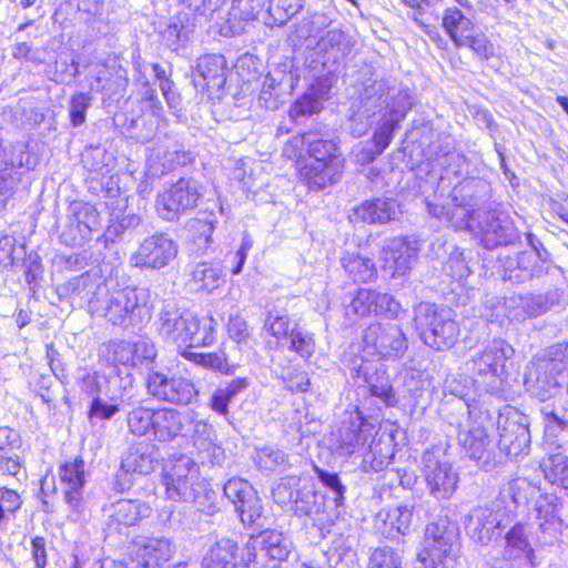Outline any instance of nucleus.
I'll return each instance as SVG.
<instances>
[{
    "label": "nucleus",
    "mask_w": 568,
    "mask_h": 568,
    "mask_svg": "<svg viewBox=\"0 0 568 568\" xmlns=\"http://www.w3.org/2000/svg\"><path fill=\"white\" fill-rule=\"evenodd\" d=\"M474 181L456 185L452 191V202L455 209L445 213L446 217L457 229H468L488 250L508 245L519 239V233L508 214L498 211H487L483 215H474Z\"/></svg>",
    "instance_id": "1"
},
{
    "label": "nucleus",
    "mask_w": 568,
    "mask_h": 568,
    "mask_svg": "<svg viewBox=\"0 0 568 568\" xmlns=\"http://www.w3.org/2000/svg\"><path fill=\"white\" fill-rule=\"evenodd\" d=\"M337 151L333 140L317 132L294 136L284 148L285 154L297 158L300 175L312 190H322L341 179L343 160Z\"/></svg>",
    "instance_id": "2"
},
{
    "label": "nucleus",
    "mask_w": 568,
    "mask_h": 568,
    "mask_svg": "<svg viewBox=\"0 0 568 568\" xmlns=\"http://www.w3.org/2000/svg\"><path fill=\"white\" fill-rule=\"evenodd\" d=\"M213 322L212 317L199 320L172 301L163 303L156 321L158 332L164 339L187 347L211 345L214 341Z\"/></svg>",
    "instance_id": "3"
},
{
    "label": "nucleus",
    "mask_w": 568,
    "mask_h": 568,
    "mask_svg": "<svg viewBox=\"0 0 568 568\" xmlns=\"http://www.w3.org/2000/svg\"><path fill=\"white\" fill-rule=\"evenodd\" d=\"M552 349V358L532 361L525 373L527 392L541 402L554 397L565 381L564 361H568V343L558 344Z\"/></svg>",
    "instance_id": "4"
},
{
    "label": "nucleus",
    "mask_w": 568,
    "mask_h": 568,
    "mask_svg": "<svg viewBox=\"0 0 568 568\" xmlns=\"http://www.w3.org/2000/svg\"><path fill=\"white\" fill-rule=\"evenodd\" d=\"M414 321L423 342L436 351L452 347L458 338L459 328L450 310L420 303L415 308Z\"/></svg>",
    "instance_id": "5"
},
{
    "label": "nucleus",
    "mask_w": 568,
    "mask_h": 568,
    "mask_svg": "<svg viewBox=\"0 0 568 568\" xmlns=\"http://www.w3.org/2000/svg\"><path fill=\"white\" fill-rule=\"evenodd\" d=\"M458 557L457 534L446 521L426 526L418 559L424 568H454Z\"/></svg>",
    "instance_id": "6"
},
{
    "label": "nucleus",
    "mask_w": 568,
    "mask_h": 568,
    "mask_svg": "<svg viewBox=\"0 0 568 568\" xmlns=\"http://www.w3.org/2000/svg\"><path fill=\"white\" fill-rule=\"evenodd\" d=\"M148 291L138 287H124L106 294L93 304V315L104 317L113 325H124L126 321L141 317L146 308Z\"/></svg>",
    "instance_id": "7"
},
{
    "label": "nucleus",
    "mask_w": 568,
    "mask_h": 568,
    "mask_svg": "<svg viewBox=\"0 0 568 568\" xmlns=\"http://www.w3.org/2000/svg\"><path fill=\"white\" fill-rule=\"evenodd\" d=\"M144 385L150 397L174 406H187L199 395L191 379L172 374L169 369L149 368Z\"/></svg>",
    "instance_id": "8"
},
{
    "label": "nucleus",
    "mask_w": 568,
    "mask_h": 568,
    "mask_svg": "<svg viewBox=\"0 0 568 568\" xmlns=\"http://www.w3.org/2000/svg\"><path fill=\"white\" fill-rule=\"evenodd\" d=\"M201 196V184L196 180L181 178L158 195L156 212L165 221H176L182 214L195 209Z\"/></svg>",
    "instance_id": "9"
},
{
    "label": "nucleus",
    "mask_w": 568,
    "mask_h": 568,
    "mask_svg": "<svg viewBox=\"0 0 568 568\" xmlns=\"http://www.w3.org/2000/svg\"><path fill=\"white\" fill-rule=\"evenodd\" d=\"M423 474L430 494L436 499L449 498L457 488L458 475L446 460L443 448L434 447L422 457Z\"/></svg>",
    "instance_id": "10"
},
{
    "label": "nucleus",
    "mask_w": 568,
    "mask_h": 568,
    "mask_svg": "<svg viewBox=\"0 0 568 568\" xmlns=\"http://www.w3.org/2000/svg\"><path fill=\"white\" fill-rule=\"evenodd\" d=\"M292 549L291 540L276 530H264L251 536L242 550L244 566L252 562L264 565L267 559L285 560Z\"/></svg>",
    "instance_id": "11"
},
{
    "label": "nucleus",
    "mask_w": 568,
    "mask_h": 568,
    "mask_svg": "<svg viewBox=\"0 0 568 568\" xmlns=\"http://www.w3.org/2000/svg\"><path fill=\"white\" fill-rule=\"evenodd\" d=\"M499 449L510 459L526 456L530 448V433L525 415L513 410L498 418Z\"/></svg>",
    "instance_id": "12"
},
{
    "label": "nucleus",
    "mask_w": 568,
    "mask_h": 568,
    "mask_svg": "<svg viewBox=\"0 0 568 568\" xmlns=\"http://www.w3.org/2000/svg\"><path fill=\"white\" fill-rule=\"evenodd\" d=\"M159 460V448L153 443L142 440L129 446L121 457L120 471L116 475L119 490L130 488L131 480L125 479L128 475H149L155 470Z\"/></svg>",
    "instance_id": "13"
},
{
    "label": "nucleus",
    "mask_w": 568,
    "mask_h": 568,
    "mask_svg": "<svg viewBox=\"0 0 568 568\" xmlns=\"http://www.w3.org/2000/svg\"><path fill=\"white\" fill-rule=\"evenodd\" d=\"M77 383L81 393L95 398V396L104 395L110 402L120 400L125 403L131 399L129 394L132 388L133 377L128 374L125 379L121 378H106L97 372H91L85 368L80 369L77 376Z\"/></svg>",
    "instance_id": "14"
},
{
    "label": "nucleus",
    "mask_w": 568,
    "mask_h": 568,
    "mask_svg": "<svg viewBox=\"0 0 568 568\" xmlns=\"http://www.w3.org/2000/svg\"><path fill=\"white\" fill-rule=\"evenodd\" d=\"M457 438L466 456L486 470L491 467L494 460L491 440L479 420L469 414L459 425Z\"/></svg>",
    "instance_id": "15"
},
{
    "label": "nucleus",
    "mask_w": 568,
    "mask_h": 568,
    "mask_svg": "<svg viewBox=\"0 0 568 568\" xmlns=\"http://www.w3.org/2000/svg\"><path fill=\"white\" fill-rule=\"evenodd\" d=\"M178 255V244L164 233L154 234L143 240L130 263L139 268L160 270L169 265Z\"/></svg>",
    "instance_id": "16"
},
{
    "label": "nucleus",
    "mask_w": 568,
    "mask_h": 568,
    "mask_svg": "<svg viewBox=\"0 0 568 568\" xmlns=\"http://www.w3.org/2000/svg\"><path fill=\"white\" fill-rule=\"evenodd\" d=\"M224 496L233 504L244 525L252 526L262 517L263 506L253 486L243 478H231L223 486Z\"/></svg>",
    "instance_id": "17"
},
{
    "label": "nucleus",
    "mask_w": 568,
    "mask_h": 568,
    "mask_svg": "<svg viewBox=\"0 0 568 568\" xmlns=\"http://www.w3.org/2000/svg\"><path fill=\"white\" fill-rule=\"evenodd\" d=\"M192 84L197 92L214 98L226 82V61L222 54H205L197 59L191 72Z\"/></svg>",
    "instance_id": "18"
},
{
    "label": "nucleus",
    "mask_w": 568,
    "mask_h": 568,
    "mask_svg": "<svg viewBox=\"0 0 568 568\" xmlns=\"http://www.w3.org/2000/svg\"><path fill=\"white\" fill-rule=\"evenodd\" d=\"M59 292L68 296L79 307L87 305L93 313V304L106 294V285L97 274L83 273L62 284Z\"/></svg>",
    "instance_id": "19"
},
{
    "label": "nucleus",
    "mask_w": 568,
    "mask_h": 568,
    "mask_svg": "<svg viewBox=\"0 0 568 568\" xmlns=\"http://www.w3.org/2000/svg\"><path fill=\"white\" fill-rule=\"evenodd\" d=\"M59 476L63 486L64 501L68 504L72 514L77 517L82 514L85 508L83 498L84 487V463L82 459L75 458L60 466Z\"/></svg>",
    "instance_id": "20"
},
{
    "label": "nucleus",
    "mask_w": 568,
    "mask_h": 568,
    "mask_svg": "<svg viewBox=\"0 0 568 568\" xmlns=\"http://www.w3.org/2000/svg\"><path fill=\"white\" fill-rule=\"evenodd\" d=\"M373 425L356 417L342 422L337 432L333 434L334 449L341 456H351L361 452L372 436Z\"/></svg>",
    "instance_id": "21"
},
{
    "label": "nucleus",
    "mask_w": 568,
    "mask_h": 568,
    "mask_svg": "<svg viewBox=\"0 0 568 568\" xmlns=\"http://www.w3.org/2000/svg\"><path fill=\"white\" fill-rule=\"evenodd\" d=\"M545 273H547L546 260L536 250H528L515 256H508L504 262L503 277L505 281L525 283Z\"/></svg>",
    "instance_id": "22"
},
{
    "label": "nucleus",
    "mask_w": 568,
    "mask_h": 568,
    "mask_svg": "<svg viewBox=\"0 0 568 568\" xmlns=\"http://www.w3.org/2000/svg\"><path fill=\"white\" fill-rule=\"evenodd\" d=\"M109 530L121 531L122 527L136 525L151 515V507L139 499H119L104 508Z\"/></svg>",
    "instance_id": "23"
},
{
    "label": "nucleus",
    "mask_w": 568,
    "mask_h": 568,
    "mask_svg": "<svg viewBox=\"0 0 568 568\" xmlns=\"http://www.w3.org/2000/svg\"><path fill=\"white\" fill-rule=\"evenodd\" d=\"M192 444L197 458L203 465L221 464L224 460V449L219 443L217 434L213 425L207 422H194Z\"/></svg>",
    "instance_id": "24"
},
{
    "label": "nucleus",
    "mask_w": 568,
    "mask_h": 568,
    "mask_svg": "<svg viewBox=\"0 0 568 568\" xmlns=\"http://www.w3.org/2000/svg\"><path fill=\"white\" fill-rule=\"evenodd\" d=\"M163 484L169 499L182 503L192 501L200 510L215 511L216 507L213 504L205 506L203 503V498L210 499V491L201 496L202 485L200 479H181L180 477L163 476Z\"/></svg>",
    "instance_id": "25"
},
{
    "label": "nucleus",
    "mask_w": 568,
    "mask_h": 568,
    "mask_svg": "<svg viewBox=\"0 0 568 568\" xmlns=\"http://www.w3.org/2000/svg\"><path fill=\"white\" fill-rule=\"evenodd\" d=\"M514 348L504 339H494L474 358L479 374L501 377L506 372V362L513 356Z\"/></svg>",
    "instance_id": "26"
},
{
    "label": "nucleus",
    "mask_w": 568,
    "mask_h": 568,
    "mask_svg": "<svg viewBox=\"0 0 568 568\" xmlns=\"http://www.w3.org/2000/svg\"><path fill=\"white\" fill-rule=\"evenodd\" d=\"M173 551L170 539L145 537L136 542L135 558L141 568H159L172 557Z\"/></svg>",
    "instance_id": "27"
},
{
    "label": "nucleus",
    "mask_w": 568,
    "mask_h": 568,
    "mask_svg": "<svg viewBox=\"0 0 568 568\" xmlns=\"http://www.w3.org/2000/svg\"><path fill=\"white\" fill-rule=\"evenodd\" d=\"M183 414L173 408H156L151 438L158 443H171L184 428Z\"/></svg>",
    "instance_id": "28"
},
{
    "label": "nucleus",
    "mask_w": 568,
    "mask_h": 568,
    "mask_svg": "<svg viewBox=\"0 0 568 568\" xmlns=\"http://www.w3.org/2000/svg\"><path fill=\"white\" fill-rule=\"evenodd\" d=\"M498 526V516L491 508L477 507L469 513L466 528L475 541L487 544Z\"/></svg>",
    "instance_id": "29"
},
{
    "label": "nucleus",
    "mask_w": 568,
    "mask_h": 568,
    "mask_svg": "<svg viewBox=\"0 0 568 568\" xmlns=\"http://www.w3.org/2000/svg\"><path fill=\"white\" fill-rule=\"evenodd\" d=\"M192 161V154L176 144L165 150L159 149L149 160V172L152 176H161Z\"/></svg>",
    "instance_id": "30"
},
{
    "label": "nucleus",
    "mask_w": 568,
    "mask_h": 568,
    "mask_svg": "<svg viewBox=\"0 0 568 568\" xmlns=\"http://www.w3.org/2000/svg\"><path fill=\"white\" fill-rule=\"evenodd\" d=\"M224 283L222 267L217 263L199 262L191 265L190 284L197 292L213 293Z\"/></svg>",
    "instance_id": "31"
},
{
    "label": "nucleus",
    "mask_w": 568,
    "mask_h": 568,
    "mask_svg": "<svg viewBox=\"0 0 568 568\" xmlns=\"http://www.w3.org/2000/svg\"><path fill=\"white\" fill-rule=\"evenodd\" d=\"M237 544L230 538L219 539L203 557V560L214 568H235L243 564L242 555L239 556Z\"/></svg>",
    "instance_id": "32"
},
{
    "label": "nucleus",
    "mask_w": 568,
    "mask_h": 568,
    "mask_svg": "<svg viewBox=\"0 0 568 568\" xmlns=\"http://www.w3.org/2000/svg\"><path fill=\"white\" fill-rule=\"evenodd\" d=\"M250 387L246 377H236L217 387L211 395L209 407L221 416L229 414V404Z\"/></svg>",
    "instance_id": "33"
},
{
    "label": "nucleus",
    "mask_w": 568,
    "mask_h": 568,
    "mask_svg": "<svg viewBox=\"0 0 568 568\" xmlns=\"http://www.w3.org/2000/svg\"><path fill=\"white\" fill-rule=\"evenodd\" d=\"M443 27L457 48L477 31L471 20L458 9H447L443 18Z\"/></svg>",
    "instance_id": "34"
},
{
    "label": "nucleus",
    "mask_w": 568,
    "mask_h": 568,
    "mask_svg": "<svg viewBox=\"0 0 568 568\" xmlns=\"http://www.w3.org/2000/svg\"><path fill=\"white\" fill-rule=\"evenodd\" d=\"M418 242L408 237L393 240V277L404 276L417 260Z\"/></svg>",
    "instance_id": "35"
},
{
    "label": "nucleus",
    "mask_w": 568,
    "mask_h": 568,
    "mask_svg": "<svg viewBox=\"0 0 568 568\" xmlns=\"http://www.w3.org/2000/svg\"><path fill=\"white\" fill-rule=\"evenodd\" d=\"M142 225V219L132 212H121L113 209L110 213V221L103 236L106 241L115 242L125 234H131Z\"/></svg>",
    "instance_id": "36"
},
{
    "label": "nucleus",
    "mask_w": 568,
    "mask_h": 568,
    "mask_svg": "<svg viewBox=\"0 0 568 568\" xmlns=\"http://www.w3.org/2000/svg\"><path fill=\"white\" fill-rule=\"evenodd\" d=\"M182 356L197 366L223 375H233L237 367V365L229 363L224 352L200 353L185 349L182 352Z\"/></svg>",
    "instance_id": "37"
},
{
    "label": "nucleus",
    "mask_w": 568,
    "mask_h": 568,
    "mask_svg": "<svg viewBox=\"0 0 568 568\" xmlns=\"http://www.w3.org/2000/svg\"><path fill=\"white\" fill-rule=\"evenodd\" d=\"M155 410L156 408L144 406L141 403L131 407L125 416L129 434L135 437L151 438Z\"/></svg>",
    "instance_id": "38"
},
{
    "label": "nucleus",
    "mask_w": 568,
    "mask_h": 568,
    "mask_svg": "<svg viewBox=\"0 0 568 568\" xmlns=\"http://www.w3.org/2000/svg\"><path fill=\"white\" fill-rule=\"evenodd\" d=\"M390 142V123L385 121L375 132L372 143L355 151V160L361 165L372 163L375 158L384 152Z\"/></svg>",
    "instance_id": "39"
},
{
    "label": "nucleus",
    "mask_w": 568,
    "mask_h": 568,
    "mask_svg": "<svg viewBox=\"0 0 568 568\" xmlns=\"http://www.w3.org/2000/svg\"><path fill=\"white\" fill-rule=\"evenodd\" d=\"M540 466L550 484L568 489V456L560 452L551 453Z\"/></svg>",
    "instance_id": "40"
},
{
    "label": "nucleus",
    "mask_w": 568,
    "mask_h": 568,
    "mask_svg": "<svg viewBox=\"0 0 568 568\" xmlns=\"http://www.w3.org/2000/svg\"><path fill=\"white\" fill-rule=\"evenodd\" d=\"M292 510L297 516L320 515L324 513V497L312 487H298Z\"/></svg>",
    "instance_id": "41"
},
{
    "label": "nucleus",
    "mask_w": 568,
    "mask_h": 568,
    "mask_svg": "<svg viewBox=\"0 0 568 568\" xmlns=\"http://www.w3.org/2000/svg\"><path fill=\"white\" fill-rule=\"evenodd\" d=\"M325 556L331 568H361L356 551L344 539L335 540Z\"/></svg>",
    "instance_id": "42"
},
{
    "label": "nucleus",
    "mask_w": 568,
    "mask_h": 568,
    "mask_svg": "<svg viewBox=\"0 0 568 568\" xmlns=\"http://www.w3.org/2000/svg\"><path fill=\"white\" fill-rule=\"evenodd\" d=\"M397 388L403 387V393L416 397L418 393L430 385V376L427 372L406 367L396 375Z\"/></svg>",
    "instance_id": "43"
},
{
    "label": "nucleus",
    "mask_w": 568,
    "mask_h": 568,
    "mask_svg": "<svg viewBox=\"0 0 568 568\" xmlns=\"http://www.w3.org/2000/svg\"><path fill=\"white\" fill-rule=\"evenodd\" d=\"M354 214L357 219L371 224L386 223L390 220V205L387 199L366 201L355 209Z\"/></svg>",
    "instance_id": "44"
},
{
    "label": "nucleus",
    "mask_w": 568,
    "mask_h": 568,
    "mask_svg": "<svg viewBox=\"0 0 568 568\" xmlns=\"http://www.w3.org/2000/svg\"><path fill=\"white\" fill-rule=\"evenodd\" d=\"M317 50L327 55L328 60L337 61L346 54L348 41L346 34L337 29L327 31L317 42Z\"/></svg>",
    "instance_id": "45"
},
{
    "label": "nucleus",
    "mask_w": 568,
    "mask_h": 568,
    "mask_svg": "<svg viewBox=\"0 0 568 568\" xmlns=\"http://www.w3.org/2000/svg\"><path fill=\"white\" fill-rule=\"evenodd\" d=\"M195 28L189 13H179L163 31V38L169 47L176 45L181 41H186Z\"/></svg>",
    "instance_id": "46"
},
{
    "label": "nucleus",
    "mask_w": 568,
    "mask_h": 568,
    "mask_svg": "<svg viewBox=\"0 0 568 568\" xmlns=\"http://www.w3.org/2000/svg\"><path fill=\"white\" fill-rule=\"evenodd\" d=\"M544 432L546 442L549 445H556L557 448H561L566 442V434L568 433V424L558 417L554 410L544 408Z\"/></svg>",
    "instance_id": "47"
},
{
    "label": "nucleus",
    "mask_w": 568,
    "mask_h": 568,
    "mask_svg": "<svg viewBox=\"0 0 568 568\" xmlns=\"http://www.w3.org/2000/svg\"><path fill=\"white\" fill-rule=\"evenodd\" d=\"M68 212V215H70L73 221L83 224L88 230L92 232L100 230V213L92 204L84 201H73L69 205Z\"/></svg>",
    "instance_id": "48"
},
{
    "label": "nucleus",
    "mask_w": 568,
    "mask_h": 568,
    "mask_svg": "<svg viewBox=\"0 0 568 568\" xmlns=\"http://www.w3.org/2000/svg\"><path fill=\"white\" fill-rule=\"evenodd\" d=\"M302 8V0H270L267 9L268 23L278 27L284 26Z\"/></svg>",
    "instance_id": "49"
},
{
    "label": "nucleus",
    "mask_w": 568,
    "mask_h": 568,
    "mask_svg": "<svg viewBox=\"0 0 568 568\" xmlns=\"http://www.w3.org/2000/svg\"><path fill=\"white\" fill-rule=\"evenodd\" d=\"M163 476L180 477L181 479H200L199 465L192 457L180 454L170 459Z\"/></svg>",
    "instance_id": "50"
},
{
    "label": "nucleus",
    "mask_w": 568,
    "mask_h": 568,
    "mask_svg": "<svg viewBox=\"0 0 568 568\" xmlns=\"http://www.w3.org/2000/svg\"><path fill=\"white\" fill-rule=\"evenodd\" d=\"M93 232L88 230L83 224H80L68 215L67 223L60 234V241L67 246H83L92 239Z\"/></svg>",
    "instance_id": "51"
},
{
    "label": "nucleus",
    "mask_w": 568,
    "mask_h": 568,
    "mask_svg": "<svg viewBox=\"0 0 568 568\" xmlns=\"http://www.w3.org/2000/svg\"><path fill=\"white\" fill-rule=\"evenodd\" d=\"M217 223L213 211H200L195 217L187 221L190 236L213 239V232Z\"/></svg>",
    "instance_id": "52"
},
{
    "label": "nucleus",
    "mask_w": 568,
    "mask_h": 568,
    "mask_svg": "<svg viewBox=\"0 0 568 568\" xmlns=\"http://www.w3.org/2000/svg\"><path fill=\"white\" fill-rule=\"evenodd\" d=\"M525 310L527 317H537L559 303L557 292H548L539 295H525Z\"/></svg>",
    "instance_id": "53"
},
{
    "label": "nucleus",
    "mask_w": 568,
    "mask_h": 568,
    "mask_svg": "<svg viewBox=\"0 0 568 568\" xmlns=\"http://www.w3.org/2000/svg\"><path fill=\"white\" fill-rule=\"evenodd\" d=\"M287 338L290 342V351L297 353L303 358H308L313 355L315 351V342L313 334L310 332L294 326Z\"/></svg>",
    "instance_id": "54"
},
{
    "label": "nucleus",
    "mask_w": 568,
    "mask_h": 568,
    "mask_svg": "<svg viewBox=\"0 0 568 568\" xmlns=\"http://www.w3.org/2000/svg\"><path fill=\"white\" fill-rule=\"evenodd\" d=\"M257 466L265 470L286 468L290 466L288 456L285 452L275 447H263L256 455Z\"/></svg>",
    "instance_id": "55"
},
{
    "label": "nucleus",
    "mask_w": 568,
    "mask_h": 568,
    "mask_svg": "<svg viewBox=\"0 0 568 568\" xmlns=\"http://www.w3.org/2000/svg\"><path fill=\"white\" fill-rule=\"evenodd\" d=\"M525 296L514 295L505 298L503 305L496 307V318L507 317L509 321L523 322L527 317L525 310Z\"/></svg>",
    "instance_id": "56"
},
{
    "label": "nucleus",
    "mask_w": 568,
    "mask_h": 568,
    "mask_svg": "<svg viewBox=\"0 0 568 568\" xmlns=\"http://www.w3.org/2000/svg\"><path fill=\"white\" fill-rule=\"evenodd\" d=\"M21 505L22 499L16 490L0 488V529L10 521L11 515H14Z\"/></svg>",
    "instance_id": "57"
},
{
    "label": "nucleus",
    "mask_w": 568,
    "mask_h": 568,
    "mask_svg": "<svg viewBox=\"0 0 568 568\" xmlns=\"http://www.w3.org/2000/svg\"><path fill=\"white\" fill-rule=\"evenodd\" d=\"M129 402L130 399L125 403H120V400L106 403L100 396H95L90 404L88 417L90 420L94 418L109 420L120 412L121 406L129 404Z\"/></svg>",
    "instance_id": "58"
},
{
    "label": "nucleus",
    "mask_w": 568,
    "mask_h": 568,
    "mask_svg": "<svg viewBox=\"0 0 568 568\" xmlns=\"http://www.w3.org/2000/svg\"><path fill=\"white\" fill-rule=\"evenodd\" d=\"M92 95L79 92L71 97L69 105L70 121L73 126H80L85 122V114L91 106Z\"/></svg>",
    "instance_id": "59"
},
{
    "label": "nucleus",
    "mask_w": 568,
    "mask_h": 568,
    "mask_svg": "<svg viewBox=\"0 0 568 568\" xmlns=\"http://www.w3.org/2000/svg\"><path fill=\"white\" fill-rule=\"evenodd\" d=\"M344 268L353 275L354 281L366 282L373 275V263L361 256L343 257Z\"/></svg>",
    "instance_id": "60"
},
{
    "label": "nucleus",
    "mask_w": 568,
    "mask_h": 568,
    "mask_svg": "<svg viewBox=\"0 0 568 568\" xmlns=\"http://www.w3.org/2000/svg\"><path fill=\"white\" fill-rule=\"evenodd\" d=\"M505 494L509 496L514 504L525 505L535 494V487L526 478H515L508 483Z\"/></svg>",
    "instance_id": "61"
},
{
    "label": "nucleus",
    "mask_w": 568,
    "mask_h": 568,
    "mask_svg": "<svg viewBox=\"0 0 568 568\" xmlns=\"http://www.w3.org/2000/svg\"><path fill=\"white\" fill-rule=\"evenodd\" d=\"M538 514L539 526L544 529H550L559 524V517L557 516L556 506L554 504L552 496L541 497L536 505Z\"/></svg>",
    "instance_id": "62"
},
{
    "label": "nucleus",
    "mask_w": 568,
    "mask_h": 568,
    "mask_svg": "<svg viewBox=\"0 0 568 568\" xmlns=\"http://www.w3.org/2000/svg\"><path fill=\"white\" fill-rule=\"evenodd\" d=\"M446 272L458 281H463L467 278L471 271L468 266V263L466 262V257L464 255V252H462L459 248L455 247L446 262L445 265Z\"/></svg>",
    "instance_id": "63"
},
{
    "label": "nucleus",
    "mask_w": 568,
    "mask_h": 568,
    "mask_svg": "<svg viewBox=\"0 0 568 568\" xmlns=\"http://www.w3.org/2000/svg\"><path fill=\"white\" fill-rule=\"evenodd\" d=\"M281 378L285 388L292 393H306L311 386L307 373L296 368L282 371Z\"/></svg>",
    "instance_id": "64"
}]
</instances>
